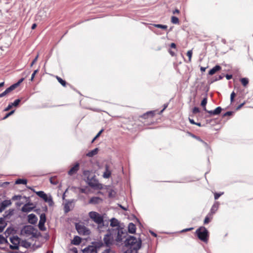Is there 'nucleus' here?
<instances>
[{
  "mask_svg": "<svg viewBox=\"0 0 253 253\" xmlns=\"http://www.w3.org/2000/svg\"><path fill=\"white\" fill-rule=\"evenodd\" d=\"M235 93L234 92H232L231 94V95H230V100H231V102H232L234 100V98L235 96Z\"/></svg>",
  "mask_w": 253,
  "mask_h": 253,
  "instance_id": "nucleus-44",
  "label": "nucleus"
},
{
  "mask_svg": "<svg viewBox=\"0 0 253 253\" xmlns=\"http://www.w3.org/2000/svg\"><path fill=\"white\" fill-rule=\"evenodd\" d=\"M102 253H115V252L110 249H107L104 250Z\"/></svg>",
  "mask_w": 253,
  "mask_h": 253,
  "instance_id": "nucleus-39",
  "label": "nucleus"
},
{
  "mask_svg": "<svg viewBox=\"0 0 253 253\" xmlns=\"http://www.w3.org/2000/svg\"><path fill=\"white\" fill-rule=\"evenodd\" d=\"M28 217L29 222L31 224H35L37 221L38 218L36 215L33 213L29 214Z\"/></svg>",
  "mask_w": 253,
  "mask_h": 253,
  "instance_id": "nucleus-14",
  "label": "nucleus"
},
{
  "mask_svg": "<svg viewBox=\"0 0 253 253\" xmlns=\"http://www.w3.org/2000/svg\"><path fill=\"white\" fill-rule=\"evenodd\" d=\"M232 114V112L228 111L226 112L224 115L223 116H230Z\"/></svg>",
  "mask_w": 253,
  "mask_h": 253,
  "instance_id": "nucleus-53",
  "label": "nucleus"
},
{
  "mask_svg": "<svg viewBox=\"0 0 253 253\" xmlns=\"http://www.w3.org/2000/svg\"><path fill=\"white\" fill-rule=\"evenodd\" d=\"M207 103V98L205 97L202 100L201 103V105L203 107L204 110L206 112H208V110H207L206 109V107Z\"/></svg>",
  "mask_w": 253,
  "mask_h": 253,
  "instance_id": "nucleus-25",
  "label": "nucleus"
},
{
  "mask_svg": "<svg viewBox=\"0 0 253 253\" xmlns=\"http://www.w3.org/2000/svg\"><path fill=\"white\" fill-rule=\"evenodd\" d=\"M124 253H137V251L132 250V249H127V250L125 251Z\"/></svg>",
  "mask_w": 253,
  "mask_h": 253,
  "instance_id": "nucleus-40",
  "label": "nucleus"
},
{
  "mask_svg": "<svg viewBox=\"0 0 253 253\" xmlns=\"http://www.w3.org/2000/svg\"><path fill=\"white\" fill-rule=\"evenodd\" d=\"M223 194V192L220 193H214V199H215V200L218 199L219 198V197L221 195H222Z\"/></svg>",
  "mask_w": 253,
  "mask_h": 253,
  "instance_id": "nucleus-41",
  "label": "nucleus"
},
{
  "mask_svg": "<svg viewBox=\"0 0 253 253\" xmlns=\"http://www.w3.org/2000/svg\"><path fill=\"white\" fill-rule=\"evenodd\" d=\"M38 57H39V55H37L36 56V57H35V58L33 60V61L31 63V66H32L35 64V63L37 61V59L38 58Z\"/></svg>",
  "mask_w": 253,
  "mask_h": 253,
  "instance_id": "nucleus-51",
  "label": "nucleus"
},
{
  "mask_svg": "<svg viewBox=\"0 0 253 253\" xmlns=\"http://www.w3.org/2000/svg\"><path fill=\"white\" fill-rule=\"evenodd\" d=\"M210 218H209V216L207 215L205 218V220H204V224H208L210 222Z\"/></svg>",
  "mask_w": 253,
  "mask_h": 253,
  "instance_id": "nucleus-43",
  "label": "nucleus"
},
{
  "mask_svg": "<svg viewBox=\"0 0 253 253\" xmlns=\"http://www.w3.org/2000/svg\"><path fill=\"white\" fill-rule=\"evenodd\" d=\"M189 120L190 123L191 124L195 125V124H196V123L194 122V120L191 119H190V118H189Z\"/></svg>",
  "mask_w": 253,
  "mask_h": 253,
  "instance_id": "nucleus-56",
  "label": "nucleus"
},
{
  "mask_svg": "<svg viewBox=\"0 0 253 253\" xmlns=\"http://www.w3.org/2000/svg\"><path fill=\"white\" fill-rule=\"evenodd\" d=\"M36 193L39 197L42 198L45 202H47L49 206H52L54 204L52 198L50 195L48 196L42 191L36 192Z\"/></svg>",
  "mask_w": 253,
  "mask_h": 253,
  "instance_id": "nucleus-5",
  "label": "nucleus"
},
{
  "mask_svg": "<svg viewBox=\"0 0 253 253\" xmlns=\"http://www.w3.org/2000/svg\"><path fill=\"white\" fill-rule=\"evenodd\" d=\"M50 182L52 183V184H56V183L54 182L53 180V178H50Z\"/></svg>",
  "mask_w": 253,
  "mask_h": 253,
  "instance_id": "nucleus-61",
  "label": "nucleus"
},
{
  "mask_svg": "<svg viewBox=\"0 0 253 253\" xmlns=\"http://www.w3.org/2000/svg\"><path fill=\"white\" fill-rule=\"evenodd\" d=\"M221 69V67L219 65H216L211 69L209 72V74L212 75L215 74L217 71Z\"/></svg>",
  "mask_w": 253,
  "mask_h": 253,
  "instance_id": "nucleus-18",
  "label": "nucleus"
},
{
  "mask_svg": "<svg viewBox=\"0 0 253 253\" xmlns=\"http://www.w3.org/2000/svg\"><path fill=\"white\" fill-rule=\"evenodd\" d=\"M171 22L173 24H178L179 23V19L177 17H176L175 16H172L171 18Z\"/></svg>",
  "mask_w": 253,
  "mask_h": 253,
  "instance_id": "nucleus-28",
  "label": "nucleus"
},
{
  "mask_svg": "<svg viewBox=\"0 0 253 253\" xmlns=\"http://www.w3.org/2000/svg\"><path fill=\"white\" fill-rule=\"evenodd\" d=\"M34 208L33 204L27 203L25 204L22 208L21 211L24 212H29Z\"/></svg>",
  "mask_w": 253,
  "mask_h": 253,
  "instance_id": "nucleus-9",
  "label": "nucleus"
},
{
  "mask_svg": "<svg viewBox=\"0 0 253 253\" xmlns=\"http://www.w3.org/2000/svg\"><path fill=\"white\" fill-rule=\"evenodd\" d=\"M154 113L152 111H149L147 112L146 114H144L143 115V117L145 119L147 118V117L148 116H151V117H153L154 116Z\"/></svg>",
  "mask_w": 253,
  "mask_h": 253,
  "instance_id": "nucleus-33",
  "label": "nucleus"
},
{
  "mask_svg": "<svg viewBox=\"0 0 253 253\" xmlns=\"http://www.w3.org/2000/svg\"><path fill=\"white\" fill-rule=\"evenodd\" d=\"M76 229L78 233L81 235H88L90 234V231L83 223H76Z\"/></svg>",
  "mask_w": 253,
  "mask_h": 253,
  "instance_id": "nucleus-6",
  "label": "nucleus"
},
{
  "mask_svg": "<svg viewBox=\"0 0 253 253\" xmlns=\"http://www.w3.org/2000/svg\"><path fill=\"white\" fill-rule=\"evenodd\" d=\"M5 227V224H1L0 225V233L2 232Z\"/></svg>",
  "mask_w": 253,
  "mask_h": 253,
  "instance_id": "nucleus-46",
  "label": "nucleus"
},
{
  "mask_svg": "<svg viewBox=\"0 0 253 253\" xmlns=\"http://www.w3.org/2000/svg\"><path fill=\"white\" fill-rule=\"evenodd\" d=\"M103 130H104L102 129L99 131V132L97 134V135L94 137V138L92 140V142H93L97 138H98L100 135V134L103 131Z\"/></svg>",
  "mask_w": 253,
  "mask_h": 253,
  "instance_id": "nucleus-38",
  "label": "nucleus"
},
{
  "mask_svg": "<svg viewBox=\"0 0 253 253\" xmlns=\"http://www.w3.org/2000/svg\"><path fill=\"white\" fill-rule=\"evenodd\" d=\"M87 182L89 186L92 187H96L98 185V182L96 179L92 177L90 178L89 176L87 178Z\"/></svg>",
  "mask_w": 253,
  "mask_h": 253,
  "instance_id": "nucleus-11",
  "label": "nucleus"
},
{
  "mask_svg": "<svg viewBox=\"0 0 253 253\" xmlns=\"http://www.w3.org/2000/svg\"><path fill=\"white\" fill-rule=\"evenodd\" d=\"M20 246L25 248H28L31 246V244L26 240L20 241Z\"/></svg>",
  "mask_w": 253,
  "mask_h": 253,
  "instance_id": "nucleus-24",
  "label": "nucleus"
},
{
  "mask_svg": "<svg viewBox=\"0 0 253 253\" xmlns=\"http://www.w3.org/2000/svg\"><path fill=\"white\" fill-rule=\"evenodd\" d=\"M196 233L199 239L204 242H207L208 240V231L205 227H201L196 230Z\"/></svg>",
  "mask_w": 253,
  "mask_h": 253,
  "instance_id": "nucleus-3",
  "label": "nucleus"
},
{
  "mask_svg": "<svg viewBox=\"0 0 253 253\" xmlns=\"http://www.w3.org/2000/svg\"><path fill=\"white\" fill-rule=\"evenodd\" d=\"M44 223H42L40 222H39L38 226H39V228L40 230L43 231L45 229V228L44 227Z\"/></svg>",
  "mask_w": 253,
  "mask_h": 253,
  "instance_id": "nucleus-34",
  "label": "nucleus"
},
{
  "mask_svg": "<svg viewBox=\"0 0 253 253\" xmlns=\"http://www.w3.org/2000/svg\"><path fill=\"white\" fill-rule=\"evenodd\" d=\"M170 47L175 48H176V44L174 43H171L170 45Z\"/></svg>",
  "mask_w": 253,
  "mask_h": 253,
  "instance_id": "nucleus-57",
  "label": "nucleus"
},
{
  "mask_svg": "<svg viewBox=\"0 0 253 253\" xmlns=\"http://www.w3.org/2000/svg\"><path fill=\"white\" fill-rule=\"evenodd\" d=\"M111 171L109 169V167L107 165L105 166V171L103 173V176L104 178H108L110 177Z\"/></svg>",
  "mask_w": 253,
  "mask_h": 253,
  "instance_id": "nucleus-17",
  "label": "nucleus"
},
{
  "mask_svg": "<svg viewBox=\"0 0 253 253\" xmlns=\"http://www.w3.org/2000/svg\"><path fill=\"white\" fill-rule=\"evenodd\" d=\"M5 239L2 235H0V244H2L5 241Z\"/></svg>",
  "mask_w": 253,
  "mask_h": 253,
  "instance_id": "nucleus-48",
  "label": "nucleus"
},
{
  "mask_svg": "<svg viewBox=\"0 0 253 253\" xmlns=\"http://www.w3.org/2000/svg\"><path fill=\"white\" fill-rule=\"evenodd\" d=\"M13 90H14V88L11 85L10 86L6 88L5 91H4L3 92L0 94V98L5 96L6 94L10 92Z\"/></svg>",
  "mask_w": 253,
  "mask_h": 253,
  "instance_id": "nucleus-19",
  "label": "nucleus"
},
{
  "mask_svg": "<svg viewBox=\"0 0 253 253\" xmlns=\"http://www.w3.org/2000/svg\"><path fill=\"white\" fill-rule=\"evenodd\" d=\"M127 233L124 231L123 229H109L107 233L105 235L103 240L105 245L109 247L113 245L115 241L120 242L126 237Z\"/></svg>",
  "mask_w": 253,
  "mask_h": 253,
  "instance_id": "nucleus-1",
  "label": "nucleus"
},
{
  "mask_svg": "<svg viewBox=\"0 0 253 253\" xmlns=\"http://www.w3.org/2000/svg\"><path fill=\"white\" fill-rule=\"evenodd\" d=\"M179 13V10H178V9H176L175 10H174V11H173V14H175V13Z\"/></svg>",
  "mask_w": 253,
  "mask_h": 253,
  "instance_id": "nucleus-62",
  "label": "nucleus"
},
{
  "mask_svg": "<svg viewBox=\"0 0 253 253\" xmlns=\"http://www.w3.org/2000/svg\"><path fill=\"white\" fill-rule=\"evenodd\" d=\"M21 101V99H16L13 103H11L12 105H13V106H17L18 105V104H19V103Z\"/></svg>",
  "mask_w": 253,
  "mask_h": 253,
  "instance_id": "nucleus-36",
  "label": "nucleus"
},
{
  "mask_svg": "<svg viewBox=\"0 0 253 253\" xmlns=\"http://www.w3.org/2000/svg\"><path fill=\"white\" fill-rule=\"evenodd\" d=\"M198 140L200 141V142L205 143V144H207L206 143H205L203 140H202L200 137H195Z\"/></svg>",
  "mask_w": 253,
  "mask_h": 253,
  "instance_id": "nucleus-54",
  "label": "nucleus"
},
{
  "mask_svg": "<svg viewBox=\"0 0 253 253\" xmlns=\"http://www.w3.org/2000/svg\"><path fill=\"white\" fill-rule=\"evenodd\" d=\"M102 201V199L98 197H92L89 201V204H96Z\"/></svg>",
  "mask_w": 253,
  "mask_h": 253,
  "instance_id": "nucleus-16",
  "label": "nucleus"
},
{
  "mask_svg": "<svg viewBox=\"0 0 253 253\" xmlns=\"http://www.w3.org/2000/svg\"><path fill=\"white\" fill-rule=\"evenodd\" d=\"M111 223L110 225L112 227V228H118V229H122V228H120L119 226V221L114 218H113L111 219Z\"/></svg>",
  "mask_w": 253,
  "mask_h": 253,
  "instance_id": "nucleus-13",
  "label": "nucleus"
},
{
  "mask_svg": "<svg viewBox=\"0 0 253 253\" xmlns=\"http://www.w3.org/2000/svg\"><path fill=\"white\" fill-rule=\"evenodd\" d=\"M46 221L45 215L44 213L41 214L40 215V219L39 222L42 223H45Z\"/></svg>",
  "mask_w": 253,
  "mask_h": 253,
  "instance_id": "nucleus-31",
  "label": "nucleus"
},
{
  "mask_svg": "<svg viewBox=\"0 0 253 253\" xmlns=\"http://www.w3.org/2000/svg\"><path fill=\"white\" fill-rule=\"evenodd\" d=\"M27 182V181L26 179H18L15 181V184H26Z\"/></svg>",
  "mask_w": 253,
  "mask_h": 253,
  "instance_id": "nucleus-26",
  "label": "nucleus"
},
{
  "mask_svg": "<svg viewBox=\"0 0 253 253\" xmlns=\"http://www.w3.org/2000/svg\"><path fill=\"white\" fill-rule=\"evenodd\" d=\"M13 213V210H9L8 211H7L5 212V213H6V216L8 215H11Z\"/></svg>",
  "mask_w": 253,
  "mask_h": 253,
  "instance_id": "nucleus-45",
  "label": "nucleus"
},
{
  "mask_svg": "<svg viewBox=\"0 0 253 253\" xmlns=\"http://www.w3.org/2000/svg\"><path fill=\"white\" fill-rule=\"evenodd\" d=\"M24 79L25 78H22L21 79H20L17 83L11 85L14 89L16 88L17 86H18L20 85V84L24 81Z\"/></svg>",
  "mask_w": 253,
  "mask_h": 253,
  "instance_id": "nucleus-27",
  "label": "nucleus"
},
{
  "mask_svg": "<svg viewBox=\"0 0 253 253\" xmlns=\"http://www.w3.org/2000/svg\"><path fill=\"white\" fill-rule=\"evenodd\" d=\"M12 107H13V105H12L11 103L9 104L8 106L5 109V111H8V110H10Z\"/></svg>",
  "mask_w": 253,
  "mask_h": 253,
  "instance_id": "nucleus-52",
  "label": "nucleus"
},
{
  "mask_svg": "<svg viewBox=\"0 0 253 253\" xmlns=\"http://www.w3.org/2000/svg\"><path fill=\"white\" fill-rule=\"evenodd\" d=\"M226 78L227 80H230L232 78V76L231 75H226Z\"/></svg>",
  "mask_w": 253,
  "mask_h": 253,
  "instance_id": "nucleus-55",
  "label": "nucleus"
},
{
  "mask_svg": "<svg viewBox=\"0 0 253 253\" xmlns=\"http://www.w3.org/2000/svg\"><path fill=\"white\" fill-rule=\"evenodd\" d=\"M169 53L172 55V56H174V52H173L172 51H171V50H169Z\"/></svg>",
  "mask_w": 253,
  "mask_h": 253,
  "instance_id": "nucleus-63",
  "label": "nucleus"
},
{
  "mask_svg": "<svg viewBox=\"0 0 253 253\" xmlns=\"http://www.w3.org/2000/svg\"><path fill=\"white\" fill-rule=\"evenodd\" d=\"M187 55L189 58V61L190 62L191 60V57L192 55V50H188L187 52Z\"/></svg>",
  "mask_w": 253,
  "mask_h": 253,
  "instance_id": "nucleus-37",
  "label": "nucleus"
},
{
  "mask_svg": "<svg viewBox=\"0 0 253 253\" xmlns=\"http://www.w3.org/2000/svg\"><path fill=\"white\" fill-rule=\"evenodd\" d=\"M35 229L30 225L25 226L21 230V234L26 236H29L34 234Z\"/></svg>",
  "mask_w": 253,
  "mask_h": 253,
  "instance_id": "nucleus-8",
  "label": "nucleus"
},
{
  "mask_svg": "<svg viewBox=\"0 0 253 253\" xmlns=\"http://www.w3.org/2000/svg\"><path fill=\"white\" fill-rule=\"evenodd\" d=\"M206 68L202 67L201 68V71L202 72H205V70H206Z\"/></svg>",
  "mask_w": 253,
  "mask_h": 253,
  "instance_id": "nucleus-64",
  "label": "nucleus"
},
{
  "mask_svg": "<svg viewBox=\"0 0 253 253\" xmlns=\"http://www.w3.org/2000/svg\"><path fill=\"white\" fill-rule=\"evenodd\" d=\"M11 205V202L10 200H4L2 201L0 204V212L3 211L6 207Z\"/></svg>",
  "mask_w": 253,
  "mask_h": 253,
  "instance_id": "nucleus-10",
  "label": "nucleus"
},
{
  "mask_svg": "<svg viewBox=\"0 0 253 253\" xmlns=\"http://www.w3.org/2000/svg\"><path fill=\"white\" fill-rule=\"evenodd\" d=\"M1 224H5V223L4 222L3 218L2 217H0V225H1Z\"/></svg>",
  "mask_w": 253,
  "mask_h": 253,
  "instance_id": "nucleus-58",
  "label": "nucleus"
},
{
  "mask_svg": "<svg viewBox=\"0 0 253 253\" xmlns=\"http://www.w3.org/2000/svg\"><path fill=\"white\" fill-rule=\"evenodd\" d=\"M222 108L220 107H218L213 111H208V113H209L210 115H216L219 114Z\"/></svg>",
  "mask_w": 253,
  "mask_h": 253,
  "instance_id": "nucleus-15",
  "label": "nucleus"
},
{
  "mask_svg": "<svg viewBox=\"0 0 253 253\" xmlns=\"http://www.w3.org/2000/svg\"><path fill=\"white\" fill-rule=\"evenodd\" d=\"M21 197V196L15 195L13 197L12 200H20Z\"/></svg>",
  "mask_w": 253,
  "mask_h": 253,
  "instance_id": "nucleus-50",
  "label": "nucleus"
},
{
  "mask_svg": "<svg viewBox=\"0 0 253 253\" xmlns=\"http://www.w3.org/2000/svg\"><path fill=\"white\" fill-rule=\"evenodd\" d=\"M79 169V164L76 163L74 166L71 168L68 171V174L72 175L77 173Z\"/></svg>",
  "mask_w": 253,
  "mask_h": 253,
  "instance_id": "nucleus-12",
  "label": "nucleus"
},
{
  "mask_svg": "<svg viewBox=\"0 0 253 253\" xmlns=\"http://www.w3.org/2000/svg\"><path fill=\"white\" fill-rule=\"evenodd\" d=\"M89 217L96 224L99 225L103 223V217L95 211H90L89 212Z\"/></svg>",
  "mask_w": 253,
  "mask_h": 253,
  "instance_id": "nucleus-4",
  "label": "nucleus"
},
{
  "mask_svg": "<svg viewBox=\"0 0 253 253\" xmlns=\"http://www.w3.org/2000/svg\"><path fill=\"white\" fill-rule=\"evenodd\" d=\"M192 112L194 114H197L200 112L199 108L197 107H195L193 108Z\"/></svg>",
  "mask_w": 253,
  "mask_h": 253,
  "instance_id": "nucleus-42",
  "label": "nucleus"
},
{
  "mask_svg": "<svg viewBox=\"0 0 253 253\" xmlns=\"http://www.w3.org/2000/svg\"><path fill=\"white\" fill-rule=\"evenodd\" d=\"M56 79L59 82V83H60L63 86H66V83L64 80H62L61 78L58 76L56 77Z\"/></svg>",
  "mask_w": 253,
  "mask_h": 253,
  "instance_id": "nucleus-30",
  "label": "nucleus"
},
{
  "mask_svg": "<svg viewBox=\"0 0 253 253\" xmlns=\"http://www.w3.org/2000/svg\"><path fill=\"white\" fill-rule=\"evenodd\" d=\"M38 72V70H35L33 73L32 74V76H31V81H33L35 76V75L37 74V73Z\"/></svg>",
  "mask_w": 253,
  "mask_h": 253,
  "instance_id": "nucleus-49",
  "label": "nucleus"
},
{
  "mask_svg": "<svg viewBox=\"0 0 253 253\" xmlns=\"http://www.w3.org/2000/svg\"><path fill=\"white\" fill-rule=\"evenodd\" d=\"M72 251H73V252H74V253H78V250H77V248H73V250H72Z\"/></svg>",
  "mask_w": 253,
  "mask_h": 253,
  "instance_id": "nucleus-59",
  "label": "nucleus"
},
{
  "mask_svg": "<svg viewBox=\"0 0 253 253\" xmlns=\"http://www.w3.org/2000/svg\"><path fill=\"white\" fill-rule=\"evenodd\" d=\"M71 204H72V202L68 201L67 203H66L64 204V211L65 213H67L70 211V210H71L70 206H71Z\"/></svg>",
  "mask_w": 253,
  "mask_h": 253,
  "instance_id": "nucleus-23",
  "label": "nucleus"
},
{
  "mask_svg": "<svg viewBox=\"0 0 253 253\" xmlns=\"http://www.w3.org/2000/svg\"><path fill=\"white\" fill-rule=\"evenodd\" d=\"M217 208H218V206L216 205H213L212 207H211V212L212 213H214L217 210Z\"/></svg>",
  "mask_w": 253,
  "mask_h": 253,
  "instance_id": "nucleus-35",
  "label": "nucleus"
},
{
  "mask_svg": "<svg viewBox=\"0 0 253 253\" xmlns=\"http://www.w3.org/2000/svg\"><path fill=\"white\" fill-rule=\"evenodd\" d=\"M154 26L156 28H161L164 30L167 29L168 28V26L165 25L154 24Z\"/></svg>",
  "mask_w": 253,
  "mask_h": 253,
  "instance_id": "nucleus-32",
  "label": "nucleus"
},
{
  "mask_svg": "<svg viewBox=\"0 0 253 253\" xmlns=\"http://www.w3.org/2000/svg\"><path fill=\"white\" fill-rule=\"evenodd\" d=\"M128 230L130 233H134L136 231L135 225L132 223H129L128 226Z\"/></svg>",
  "mask_w": 253,
  "mask_h": 253,
  "instance_id": "nucleus-20",
  "label": "nucleus"
},
{
  "mask_svg": "<svg viewBox=\"0 0 253 253\" xmlns=\"http://www.w3.org/2000/svg\"><path fill=\"white\" fill-rule=\"evenodd\" d=\"M125 245L128 249L138 251L141 247V240L133 236H129L125 242Z\"/></svg>",
  "mask_w": 253,
  "mask_h": 253,
  "instance_id": "nucleus-2",
  "label": "nucleus"
},
{
  "mask_svg": "<svg viewBox=\"0 0 253 253\" xmlns=\"http://www.w3.org/2000/svg\"><path fill=\"white\" fill-rule=\"evenodd\" d=\"M98 152V148H95L93 150L89 151L86 154V156L88 157H92L94 155H96Z\"/></svg>",
  "mask_w": 253,
  "mask_h": 253,
  "instance_id": "nucleus-22",
  "label": "nucleus"
},
{
  "mask_svg": "<svg viewBox=\"0 0 253 253\" xmlns=\"http://www.w3.org/2000/svg\"><path fill=\"white\" fill-rule=\"evenodd\" d=\"M14 112V111L13 110V111H11V112H10L9 113H8V114H7L6 115V116L3 118V119H5L6 118H7V117H8L9 116H10V115H11L12 114H13Z\"/></svg>",
  "mask_w": 253,
  "mask_h": 253,
  "instance_id": "nucleus-47",
  "label": "nucleus"
},
{
  "mask_svg": "<svg viewBox=\"0 0 253 253\" xmlns=\"http://www.w3.org/2000/svg\"><path fill=\"white\" fill-rule=\"evenodd\" d=\"M36 27H37V24L34 23L32 25L31 28H32V29H34L36 28Z\"/></svg>",
  "mask_w": 253,
  "mask_h": 253,
  "instance_id": "nucleus-60",
  "label": "nucleus"
},
{
  "mask_svg": "<svg viewBox=\"0 0 253 253\" xmlns=\"http://www.w3.org/2000/svg\"><path fill=\"white\" fill-rule=\"evenodd\" d=\"M81 238L78 236H75L71 242L72 244L75 245H79L81 243Z\"/></svg>",
  "mask_w": 253,
  "mask_h": 253,
  "instance_id": "nucleus-21",
  "label": "nucleus"
},
{
  "mask_svg": "<svg viewBox=\"0 0 253 253\" xmlns=\"http://www.w3.org/2000/svg\"><path fill=\"white\" fill-rule=\"evenodd\" d=\"M241 82L244 86H246L249 83V80L247 78H242L241 80Z\"/></svg>",
  "mask_w": 253,
  "mask_h": 253,
  "instance_id": "nucleus-29",
  "label": "nucleus"
},
{
  "mask_svg": "<svg viewBox=\"0 0 253 253\" xmlns=\"http://www.w3.org/2000/svg\"><path fill=\"white\" fill-rule=\"evenodd\" d=\"M12 245H10V249L18 250L20 244V239L17 236H13L10 238Z\"/></svg>",
  "mask_w": 253,
  "mask_h": 253,
  "instance_id": "nucleus-7",
  "label": "nucleus"
}]
</instances>
